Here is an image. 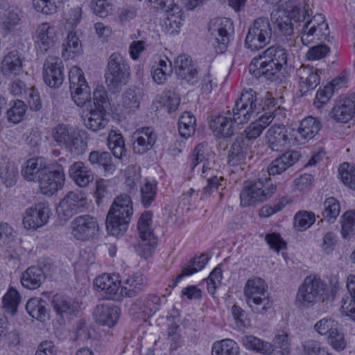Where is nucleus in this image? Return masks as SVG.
Masks as SVG:
<instances>
[{
    "mask_svg": "<svg viewBox=\"0 0 355 355\" xmlns=\"http://www.w3.org/2000/svg\"><path fill=\"white\" fill-rule=\"evenodd\" d=\"M260 56L261 59H266L272 64L274 63L282 69L287 65V51L280 45L270 46Z\"/></svg>",
    "mask_w": 355,
    "mask_h": 355,
    "instance_id": "nucleus-37",
    "label": "nucleus"
},
{
    "mask_svg": "<svg viewBox=\"0 0 355 355\" xmlns=\"http://www.w3.org/2000/svg\"><path fill=\"white\" fill-rule=\"evenodd\" d=\"M93 12L100 17H107L112 11V4L110 0H93L91 3Z\"/></svg>",
    "mask_w": 355,
    "mask_h": 355,
    "instance_id": "nucleus-63",
    "label": "nucleus"
},
{
    "mask_svg": "<svg viewBox=\"0 0 355 355\" xmlns=\"http://www.w3.org/2000/svg\"><path fill=\"white\" fill-rule=\"evenodd\" d=\"M46 166L42 157L31 158L21 168V175L28 182H38Z\"/></svg>",
    "mask_w": 355,
    "mask_h": 355,
    "instance_id": "nucleus-28",
    "label": "nucleus"
},
{
    "mask_svg": "<svg viewBox=\"0 0 355 355\" xmlns=\"http://www.w3.org/2000/svg\"><path fill=\"white\" fill-rule=\"evenodd\" d=\"M3 307L9 313L14 315L17 311L18 305L20 303V296L18 291L10 287L2 299Z\"/></svg>",
    "mask_w": 355,
    "mask_h": 355,
    "instance_id": "nucleus-54",
    "label": "nucleus"
},
{
    "mask_svg": "<svg viewBox=\"0 0 355 355\" xmlns=\"http://www.w3.org/2000/svg\"><path fill=\"white\" fill-rule=\"evenodd\" d=\"M283 69L271 63L261 57L254 58L249 66L250 73L257 78H264L270 81H276L280 78Z\"/></svg>",
    "mask_w": 355,
    "mask_h": 355,
    "instance_id": "nucleus-16",
    "label": "nucleus"
},
{
    "mask_svg": "<svg viewBox=\"0 0 355 355\" xmlns=\"http://www.w3.org/2000/svg\"><path fill=\"white\" fill-rule=\"evenodd\" d=\"M55 27L48 22L40 24L35 31V43L37 51L44 54L53 46L55 42Z\"/></svg>",
    "mask_w": 355,
    "mask_h": 355,
    "instance_id": "nucleus-20",
    "label": "nucleus"
},
{
    "mask_svg": "<svg viewBox=\"0 0 355 355\" xmlns=\"http://www.w3.org/2000/svg\"><path fill=\"white\" fill-rule=\"evenodd\" d=\"M133 152L143 155L151 150L157 139L156 132L150 127H144L137 130L133 135Z\"/></svg>",
    "mask_w": 355,
    "mask_h": 355,
    "instance_id": "nucleus-19",
    "label": "nucleus"
},
{
    "mask_svg": "<svg viewBox=\"0 0 355 355\" xmlns=\"http://www.w3.org/2000/svg\"><path fill=\"white\" fill-rule=\"evenodd\" d=\"M340 212L339 202L334 197L326 198L322 204V216L324 219L330 223L336 220Z\"/></svg>",
    "mask_w": 355,
    "mask_h": 355,
    "instance_id": "nucleus-49",
    "label": "nucleus"
},
{
    "mask_svg": "<svg viewBox=\"0 0 355 355\" xmlns=\"http://www.w3.org/2000/svg\"><path fill=\"white\" fill-rule=\"evenodd\" d=\"M155 10H161L165 12L163 28L166 33L177 34L180 32L182 25V10L179 0H164L155 6Z\"/></svg>",
    "mask_w": 355,
    "mask_h": 355,
    "instance_id": "nucleus-11",
    "label": "nucleus"
},
{
    "mask_svg": "<svg viewBox=\"0 0 355 355\" xmlns=\"http://www.w3.org/2000/svg\"><path fill=\"white\" fill-rule=\"evenodd\" d=\"M249 144L244 135L241 134L235 138L228 155V163L231 166H237L244 162Z\"/></svg>",
    "mask_w": 355,
    "mask_h": 355,
    "instance_id": "nucleus-25",
    "label": "nucleus"
},
{
    "mask_svg": "<svg viewBox=\"0 0 355 355\" xmlns=\"http://www.w3.org/2000/svg\"><path fill=\"white\" fill-rule=\"evenodd\" d=\"M298 33L300 35L302 43L309 45L317 41L326 40L329 35L328 24L322 15H314L303 24H300Z\"/></svg>",
    "mask_w": 355,
    "mask_h": 355,
    "instance_id": "nucleus-7",
    "label": "nucleus"
},
{
    "mask_svg": "<svg viewBox=\"0 0 355 355\" xmlns=\"http://www.w3.org/2000/svg\"><path fill=\"white\" fill-rule=\"evenodd\" d=\"M52 304L54 311L57 315L62 318L71 315L76 310V304L71 297L57 293L53 295L52 299Z\"/></svg>",
    "mask_w": 355,
    "mask_h": 355,
    "instance_id": "nucleus-35",
    "label": "nucleus"
},
{
    "mask_svg": "<svg viewBox=\"0 0 355 355\" xmlns=\"http://www.w3.org/2000/svg\"><path fill=\"white\" fill-rule=\"evenodd\" d=\"M232 24L227 18H217L209 22L208 42L217 53L225 52L230 42Z\"/></svg>",
    "mask_w": 355,
    "mask_h": 355,
    "instance_id": "nucleus-8",
    "label": "nucleus"
},
{
    "mask_svg": "<svg viewBox=\"0 0 355 355\" xmlns=\"http://www.w3.org/2000/svg\"><path fill=\"white\" fill-rule=\"evenodd\" d=\"M315 220V214L306 211H299L294 217V226L300 231L306 230Z\"/></svg>",
    "mask_w": 355,
    "mask_h": 355,
    "instance_id": "nucleus-59",
    "label": "nucleus"
},
{
    "mask_svg": "<svg viewBox=\"0 0 355 355\" xmlns=\"http://www.w3.org/2000/svg\"><path fill=\"white\" fill-rule=\"evenodd\" d=\"M26 110V105L21 100L13 101L11 107L7 111L8 119L10 122L18 123L22 121Z\"/></svg>",
    "mask_w": 355,
    "mask_h": 355,
    "instance_id": "nucleus-56",
    "label": "nucleus"
},
{
    "mask_svg": "<svg viewBox=\"0 0 355 355\" xmlns=\"http://www.w3.org/2000/svg\"><path fill=\"white\" fill-rule=\"evenodd\" d=\"M355 112V95L337 100L330 112L331 117L337 122L347 123Z\"/></svg>",
    "mask_w": 355,
    "mask_h": 355,
    "instance_id": "nucleus-22",
    "label": "nucleus"
},
{
    "mask_svg": "<svg viewBox=\"0 0 355 355\" xmlns=\"http://www.w3.org/2000/svg\"><path fill=\"white\" fill-rule=\"evenodd\" d=\"M120 309L112 303H103L96 306L94 316L101 325L114 327L120 316Z\"/></svg>",
    "mask_w": 355,
    "mask_h": 355,
    "instance_id": "nucleus-23",
    "label": "nucleus"
},
{
    "mask_svg": "<svg viewBox=\"0 0 355 355\" xmlns=\"http://www.w3.org/2000/svg\"><path fill=\"white\" fill-rule=\"evenodd\" d=\"M69 174L75 183L80 187H87L94 180L92 171L82 162H76L71 165Z\"/></svg>",
    "mask_w": 355,
    "mask_h": 355,
    "instance_id": "nucleus-30",
    "label": "nucleus"
},
{
    "mask_svg": "<svg viewBox=\"0 0 355 355\" xmlns=\"http://www.w3.org/2000/svg\"><path fill=\"white\" fill-rule=\"evenodd\" d=\"M43 78L45 83L51 87H60L64 80L63 64L57 56H49L43 67Z\"/></svg>",
    "mask_w": 355,
    "mask_h": 355,
    "instance_id": "nucleus-15",
    "label": "nucleus"
},
{
    "mask_svg": "<svg viewBox=\"0 0 355 355\" xmlns=\"http://www.w3.org/2000/svg\"><path fill=\"white\" fill-rule=\"evenodd\" d=\"M156 246V237H151V239H140V241L136 247V251L141 257L146 259L152 255Z\"/></svg>",
    "mask_w": 355,
    "mask_h": 355,
    "instance_id": "nucleus-61",
    "label": "nucleus"
},
{
    "mask_svg": "<svg viewBox=\"0 0 355 355\" xmlns=\"http://www.w3.org/2000/svg\"><path fill=\"white\" fill-rule=\"evenodd\" d=\"M46 279L43 270L39 267L31 266L28 268L21 277V285L28 289H36L40 286Z\"/></svg>",
    "mask_w": 355,
    "mask_h": 355,
    "instance_id": "nucleus-33",
    "label": "nucleus"
},
{
    "mask_svg": "<svg viewBox=\"0 0 355 355\" xmlns=\"http://www.w3.org/2000/svg\"><path fill=\"white\" fill-rule=\"evenodd\" d=\"M87 204L86 196L81 192L69 191L60 201L57 212L64 220L81 212Z\"/></svg>",
    "mask_w": 355,
    "mask_h": 355,
    "instance_id": "nucleus-14",
    "label": "nucleus"
},
{
    "mask_svg": "<svg viewBox=\"0 0 355 355\" xmlns=\"http://www.w3.org/2000/svg\"><path fill=\"white\" fill-rule=\"evenodd\" d=\"M176 73L180 79L185 80L191 85H194L198 82V70L194 63L185 69H176Z\"/></svg>",
    "mask_w": 355,
    "mask_h": 355,
    "instance_id": "nucleus-62",
    "label": "nucleus"
},
{
    "mask_svg": "<svg viewBox=\"0 0 355 355\" xmlns=\"http://www.w3.org/2000/svg\"><path fill=\"white\" fill-rule=\"evenodd\" d=\"M323 293L324 284L320 278L316 276H308L298 288L295 304L300 309L312 306L320 300Z\"/></svg>",
    "mask_w": 355,
    "mask_h": 355,
    "instance_id": "nucleus-5",
    "label": "nucleus"
},
{
    "mask_svg": "<svg viewBox=\"0 0 355 355\" xmlns=\"http://www.w3.org/2000/svg\"><path fill=\"white\" fill-rule=\"evenodd\" d=\"M272 19L275 24V31L282 35H291L294 28L292 18L284 9L277 10L271 15Z\"/></svg>",
    "mask_w": 355,
    "mask_h": 355,
    "instance_id": "nucleus-34",
    "label": "nucleus"
},
{
    "mask_svg": "<svg viewBox=\"0 0 355 355\" xmlns=\"http://www.w3.org/2000/svg\"><path fill=\"white\" fill-rule=\"evenodd\" d=\"M81 47L80 41L76 33L69 32L62 45V56L66 59L71 58L81 51Z\"/></svg>",
    "mask_w": 355,
    "mask_h": 355,
    "instance_id": "nucleus-46",
    "label": "nucleus"
},
{
    "mask_svg": "<svg viewBox=\"0 0 355 355\" xmlns=\"http://www.w3.org/2000/svg\"><path fill=\"white\" fill-rule=\"evenodd\" d=\"M239 353L238 345L232 339L214 343L212 347V355H238Z\"/></svg>",
    "mask_w": 355,
    "mask_h": 355,
    "instance_id": "nucleus-53",
    "label": "nucleus"
},
{
    "mask_svg": "<svg viewBox=\"0 0 355 355\" xmlns=\"http://www.w3.org/2000/svg\"><path fill=\"white\" fill-rule=\"evenodd\" d=\"M50 212L48 205L44 202H40L27 209L23 218L25 228L35 230L42 227L47 223Z\"/></svg>",
    "mask_w": 355,
    "mask_h": 355,
    "instance_id": "nucleus-17",
    "label": "nucleus"
},
{
    "mask_svg": "<svg viewBox=\"0 0 355 355\" xmlns=\"http://www.w3.org/2000/svg\"><path fill=\"white\" fill-rule=\"evenodd\" d=\"M311 6L306 0H291L284 9L292 19L298 23L296 26L297 31L300 28V24H303L313 17Z\"/></svg>",
    "mask_w": 355,
    "mask_h": 355,
    "instance_id": "nucleus-21",
    "label": "nucleus"
},
{
    "mask_svg": "<svg viewBox=\"0 0 355 355\" xmlns=\"http://www.w3.org/2000/svg\"><path fill=\"white\" fill-rule=\"evenodd\" d=\"M20 21V12L16 8H9L6 10L1 18L3 28L6 31L13 29Z\"/></svg>",
    "mask_w": 355,
    "mask_h": 355,
    "instance_id": "nucleus-55",
    "label": "nucleus"
},
{
    "mask_svg": "<svg viewBox=\"0 0 355 355\" xmlns=\"http://www.w3.org/2000/svg\"><path fill=\"white\" fill-rule=\"evenodd\" d=\"M119 284L120 282L116 283V280H114L107 274L98 276L94 281V285L98 291H104L107 299L114 301L121 300Z\"/></svg>",
    "mask_w": 355,
    "mask_h": 355,
    "instance_id": "nucleus-27",
    "label": "nucleus"
},
{
    "mask_svg": "<svg viewBox=\"0 0 355 355\" xmlns=\"http://www.w3.org/2000/svg\"><path fill=\"white\" fill-rule=\"evenodd\" d=\"M64 180L65 175L62 166L55 162L46 166L37 182L41 192L51 196L63 187Z\"/></svg>",
    "mask_w": 355,
    "mask_h": 355,
    "instance_id": "nucleus-9",
    "label": "nucleus"
},
{
    "mask_svg": "<svg viewBox=\"0 0 355 355\" xmlns=\"http://www.w3.org/2000/svg\"><path fill=\"white\" fill-rule=\"evenodd\" d=\"M195 117L189 112H184L178 121V130L181 137L188 138L195 132Z\"/></svg>",
    "mask_w": 355,
    "mask_h": 355,
    "instance_id": "nucleus-50",
    "label": "nucleus"
},
{
    "mask_svg": "<svg viewBox=\"0 0 355 355\" xmlns=\"http://www.w3.org/2000/svg\"><path fill=\"white\" fill-rule=\"evenodd\" d=\"M85 135V131L63 123L52 129V137L57 145L75 156L81 155L87 150Z\"/></svg>",
    "mask_w": 355,
    "mask_h": 355,
    "instance_id": "nucleus-2",
    "label": "nucleus"
},
{
    "mask_svg": "<svg viewBox=\"0 0 355 355\" xmlns=\"http://www.w3.org/2000/svg\"><path fill=\"white\" fill-rule=\"evenodd\" d=\"M266 138L270 148L273 151H280L290 144L289 132L284 125H273L267 132Z\"/></svg>",
    "mask_w": 355,
    "mask_h": 355,
    "instance_id": "nucleus-24",
    "label": "nucleus"
},
{
    "mask_svg": "<svg viewBox=\"0 0 355 355\" xmlns=\"http://www.w3.org/2000/svg\"><path fill=\"white\" fill-rule=\"evenodd\" d=\"M46 302L42 298L34 297L30 299L26 305L28 314L38 320H45L46 315Z\"/></svg>",
    "mask_w": 355,
    "mask_h": 355,
    "instance_id": "nucleus-45",
    "label": "nucleus"
},
{
    "mask_svg": "<svg viewBox=\"0 0 355 355\" xmlns=\"http://www.w3.org/2000/svg\"><path fill=\"white\" fill-rule=\"evenodd\" d=\"M328 343L336 351L343 350L347 345V342L342 332L337 328L334 329L327 336Z\"/></svg>",
    "mask_w": 355,
    "mask_h": 355,
    "instance_id": "nucleus-64",
    "label": "nucleus"
},
{
    "mask_svg": "<svg viewBox=\"0 0 355 355\" xmlns=\"http://www.w3.org/2000/svg\"><path fill=\"white\" fill-rule=\"evenodd\" d=\"M109 116L105 110L91 109L84 119V125L92 132H98L108 125Z\"/></svg>",
    "mask_w": 355,
    "mask_h": 355,
    "instance_id": "nucleus-26",
    "label": "nucleus"
},
{
    "mask_svg": "<svg viewBox=\"0 0 355 355\" xmlns=\"http://www.w3.org/2000/svg\"><path fill=\"white\" fill-rule=\"evenodd\" d=\"M276 112L277 111L265 112L245 128L244 137L247 138L248 142L249 140L255 139L261 135L263 130L272 121Z\"/></svg>",
    "mask_w": 355,
    "mask_h": 355,
    "instance_id": "nucleus-29",
    "label": "nucleus"
},
{
    "mask_svg": "<svg viewBox=\"0 0 355 355\" xmlns=\"http://www.w3.org/2000/svg\"><path fill=\"white\" fill-rule=\"evenodd\" d=\"M18 175V168L13 162L3 160L0 163V179L6 187L14 186Z\"/></svg>",
    "mask_w": 355,
    "mask_h": 355,
    "instance_id": "nucleus-38",
    "label": "nucleus"
},
{
    "mask_svg": "<svg viewBox=\"0 0 355 355\" xmlns=\"http://www.w3.org/2000/svg\"><path fill=\"white\" fill-rule=\"evenodd\" d=\"M69 89L78 106H83L90 98V89L80 68L73 66L69 72Z\"/></svg>",
    "mask_w": 355,
    "mask_h": 355,
    "instance_id": "nucleus-10",
    "label": "nucleus"
},
{
    "mask_svg": "<svg viewBox=\"0 0 355 355\" xmlns=\"http://www.w3.org/2000/svg\"><path fill=\"white\" fill-rule=\"evenodd\" d=\"M141 99V93L138 89H128L123 94L122 103L125 108H138Z\"/></svg>",
    "mask_w": 355,
    "mask_h": 355,
    "instance_id": "nucleus-60",
    "label": "nucleus"
},
{
    "mask_svg": "<svg viewBox=\"0 0 355 355\" xmlns=\"http://www.w3.org/2000/svg\"><path fill=\"white\" fill-rule=\"evenodd\" d=\"M141 205L147 208L152 205L157 193V182L155 180H146L140 188Z\"/></svg>",
    "mask_w": 355,
    "mask_h": 355,
    "instance_id": "nucleus-48",
    "label": "nucleus"
},
{
    "mask_svg": "<svg viewBox=\"0 0 355 355\" xmlns=\"http://www.w3.org/2000/svg\"><path fill=\"white\" fill-rule=\"evenodd\" d=\"M68 0H33L36 11L45 15H53L64 8Z\"/></svg>",
    "mask_w": 355,
    "mask_h": 355,
    "instance_id": "nucleus-44",
    "label": "nucleus"
},
{
    "mask_svg": "<svg viewBox=\"0 0 355 355\" xmlns=\"http://www.w3.org/2000/svg\"><path fill=\"white\" fill-rule=\"evenodd\" d=\"M161 299L157 295H150L144 301H138L135 305H139L141 311L150 315L156 313L160 306Z\"/></svg>",
    "mask_w": 355,
    "mask_h": 355,
    "instance_id": "nucleus-57",
    "label": "nucleus"
},
{
    "mask_svg": "<svg viewBox=\"0 0 355 355\" xmlns=\"http://www.w3.org/2000/svg\"><path fill=\"white\" fill-rule=\"evenodd\" d=\"M272 34V30L268 18L259 17L249 27L245 44L252 51L259 50L270 42Z\"/></svg>",
    "mask_w": 355,
    "mask_h": 355,
    "instance_id": "nucleus-6",
    "label": "nucleus"
},
{
    "mask_svg": "<svg viewBox=\"0 0 355 355\" xmlns=\"http://www.w3.org/2000/svg\"><path fill=\"white\" fill-rule=\"evenodd\" d=\"M152 212L150 211H144L139 218L137 223V230L140 239H151L155 237L152 224Z\"/></svg>",
    "mask_w": 355,
    "mask_h": 355,
    "instance_id": "nucleus-52",
    "label": "nucleus"
},
{
    "mask_svg": "<svg viewBox=\"0 0 355 355\" xmlns=\"http://www.w3.org/2000/svg\"><path fill=\"white\" fill-rule=\"evenodd\" d=\"M321 69L313 66L302 64L297 69L296 74L299 78V88L301 96L306 95L307 92L313 90L320 83Z\"/></svg>",
    "mask_w": 355,
    "mask_h": 355,
    "instance_id": "nucleus-18",
    "label": "nucleus"
},
{
    "mask_svg": "<svg viewBox=\"0 0 355 355\" xmlns=\"http://www.w3.org/2000/svg\"><path fill=\"white\" fill-rule=\"evenodd\" d=\"M276 189V184H270L266 191L263 182L259 179L257 182L243 187L240 194L241 204L243 207H248L256 202H263L271 197Z\"/></svg>",
    "mask_w": 355,
    "mask_h": 355,
    "instance_id": "nucleus-13",
    "label": "nucleus"
},
{
    "mask_svg": "<svg viewBox=\"0 0 355 355\" xmlns=\"http://www.w3.org/2000/svg\"><path fill=\"white\" fill-rule=\"evenodd\" d=\"M133 214L131 198L126 195L116 197L111 205L106 218V229L114 236H122L128 230Z\"/></svg>",
    "mask_w": 355,
    "mask_h": 355,
    "instance_id": "nucleus-1",
    "label": "nucleus"
},
{
    "mask_svg": "<svg viewBox=\"0 0 355 355\" xmlns=\"http://www.w3.org/2000/svg\"><path fill=\"white\" fill-rule=\"evenodd\" d=\"M22 67L20 53L13 51L6 55L1 62V71L4 75L10 73L17 74Z\"/></svg>",
    "mask_w": 355,
    "mask_h": 355,
    "instance_id": "nucleus-41",
    "label": "nucleus"
},
{
    "mask_svg": "<svg viewBox=\"0 0 355 355\" xmlns=\"http://www.w3.org/2000/svg\"><path fill=\"white\" fill-rule=\"evenodd\" d=\"M321 128L320 121L318 118L309 116L302 120L297 132L302 139L309 140L318 135Z\"/></svg>",
    "mask_w": 355,
    "mask_h": 355,
    "instance_id": "nucleus-36",
    "label": "nucleus"
},
{
    "mask_svg": "<svg viewBox=\"0 0 355 355\" xmlns=\"http://www.w3.org/2000/svg\"><path fill=\"white\" fill-rule=\"evenodd\" d=\"M107 145L113 155L117 159H122L126 156L127 150L125 147V141L121 134H110Z\"/></svg>",
    "mask_w": 355,
    "mask_h": 355,
    "instance_id": "nucleus-51",
    "label": "nucleus"
},
{
    "mask_svg": "<svg viewBox=\"0 0 355 355\" xmlns=\"http://www.w3.org/2000/svg\"><path fill=\"white\" fill-rule=\"evenodd\" d=\"M338 175L345 185L355 189V167L343 163L338 168Z\"/></svg>",
    "mask_w": 355,
    "mask_h": 355,
    "instance_id": "nucleus-58",
    "label": "nucleus"
},
{
    "mask_svg": "<svg viewBox=\"0 0 355 355\" xmlns=\"http://www.w3.org/2000/svg\"><path fill=\"white\" fill-rule=\"evenodd\" d=\"M267 286L260 277L249 279L244 288L246 302L257 314L264 315L272 306L267 293Z\"/></svg>",
    "mask_w": 355,
    "mask_h": 355,
    "instance_id": "nucleus-4",
    "label": "nucleus"
},
{
    "mask_svg": "<svg viewBox=\"0 0 355 355\" xmlns=\"http://www.w3.org/2000/svg\"><path fill=\"white\" fill-rule=\"evenodd\" d=\"M146 284V278L143 275L134 273L123 280V286L120 290L121 297L127 296L134 297L140 292Z\"/></svg>",
    "mask_w": 355,
    "mask_h": 355,
    "instance_id": "nucleus-31",
    "label": "nucleus"
},
{
    "mask_svg": "<svg viewBox=\"0 0 355 355\" xmlns=\"http://www.w3.org/2000/svg\"><path fill=\"white\" fill-rule=\"evenodd\" d=\"M153 69V78L157 84L164 83L173 71L171 62L166 57L160 58Z\"/></svg>",
    "mask_w": 355,
    "mask_h": 355,
    "instance_id": "nucleus-40",
    "label": "nucleus"
},
{
    "mask_svg": "<svg viewBox=\"0 0 355 355\" xmlns=\"http://www.w3.org/2000/svg\"><path fill=\"white\" fill-rule=\"evenodd\" d=\"M259 101L260 98L258 97L256 92L252 89H244L235 103L237 104V107L246 108L247 110L257 115L263 110Z\"/></svg>",
    "mask_w": 355,
    "mask_h": 355,
    "instance_id": "nucleus-32",
    "label": "nucleus"
},
{
    "mask_svg": "<svg viewBox=\"0 0 355 355\" xmlns=\"http://www.w3.org/2000/svg\"><path fill=\"white\" fill-rule=\"evenodd\" d=\"M233 119L218 115L211 120L210 127L217 135L229 137L233 135Z\"/></svg>",
    "mask_w": 355,
    "mask_h": 355,
    "instance_id": "nucleus-39",
    "label": "nucleus"
},
{
    "mask_svg": "<svg viewBox=\"0 0 355 355\" xmlns=\"http://www.w3.org/2000/svg\"><path fill=\"white\" fill-rule=\"evenodd\" d=\"M340 233L345 239H350L355 235V210L346 211L341 216Z\"/></svg>",
    "mask_w": 355,
    "mask_h": 355,
    "instance_id": "nucleus-47",
    "label": "nucleus"
},
{
    "mask_svg": "<svg viewBox=\"0 0 355 355\" xmlns=\"http://www.w3.org/2000/svg\"><path fill=\"white\" fill-rule=\"evenodd\" d=\"M208 261V258L206 255L202 254L200 257L191 259L189 264L184 267L181 272L176 277L174 286L180 282L184 277L190 276L198 271L202 270Z\"/></svg>",
    "mask_w": 355,
    "mask_h": 355,
    "instance_id": "nucleus-43",
    "label": "nucleus"
},
{
    "mask_svg": "<svg viewBox=\"0 0 355 355\" xmlns=\"http://www.w3.org/2000/svg\"><path fill=\"white\" fill-rule=\"evenodd\" d=\"M127 60L119 53H113L108 58L105 72V83L112 93L119 92L126 85L130 75Z\"/></svg>",
    "mask_w": 355,
    "mask_h": 355,
    "instance_id": "nucleus-3",
    "label": "nucleus"
},
{
    "mask_svg": "<svg viewBox=\"0 0 355 355\" xmlns=\"http://www.w3.org/2000/svg\"><path fill=\"white\" fill-rule=\"evenodd\" d=\"M89 162L94 165L103 167L105 173H113L115 165L112 163V158L108 152L92 151L89 155Z\"/></svg>",
    "mask_w": 355,
    "mask_h": 355,
    "instance_id": "nucleus-42",
    "label": "nucleus"
},
{
    "mask_svg": "<svg viewBox=\"0 0 355 355\" xmlns=\"http://www.w3.org/2000/svg\"><path fill=\"white\" fill-rule=\"evenodd\" d=\"M71 234L77 240L89 241L98 234L97 218L89 214L76 216L71 223Z\"/></svg>",
    "mask_w": 355,
    "mask_h": 355,
    "instance_id": "nucleus-12",
    "label": "nucleus"
}]
</instances>
